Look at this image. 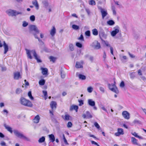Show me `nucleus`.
Segmentation results:
<instances>
[{
	"label": "nucleus",
	"mask_w": 146,
	"mask_h": 146,
	"mask_svg": "<svg viewBox=\"0 0 146 146\" xmlns=\"http://www.w3.org/2000/svg\"><path fill=\"white\" fill-rule=\"evenodd\" d=\"M26 51V53L27 55V58L30 59L33 58L32 56L31 55V54H32L34 56L35 59H36L38 62H41V60L40 59V57L38 56L36 54L35 51L34 50H29L27 49H25Z\"/></svg>",
	"instance_id": "obj_1"
},
{
	"label": "nucleus",
	"mask_w": 146,
	"mask_h": 146,
	"mask_svg": "<svg viewBox=\"0 0 146 146\" xmlns=\"http://www.w3.org/2000/svg\"><path fill=\"white\" fill-rule=\"evenodd\" d=\"M20 101L21 104L25 106L29 107H32L33 106V104L30 101L23 97H21L20 98Z\"/></svg>",
	"instance_id": "obj_2"
},
{
	"label": "nucleus",
	"mask_w": 146,
	"mask_h": 146,
	"mask_svg": "<svg viewBox=\"0 0 146 146\" xmlns=\"http://www.w3.org/2000/svg\"><path fill=\"white\" fill-rule=\"evenodd\" d=\"M13 132L15 135L17 137L25 141H30V139L28 138L25 136L22 133L19 132L18 131L15 130H13Z\"/></svg>",
	"instance_id": "obj_3"
},
{
	"label": "nucleus",
	"mask_w": 146,
	"mask_h": 146,
	"mask_svg": "<svg viewBox=\"0 0 146 146\" xmlns=\"http://www.w3.org/2000/svg\"><path fill=\"white\" fill-rule=\"evenodd\" d=\"M109 89L112 91L117 94L119 93V91L115 85L114 84H109L108 85Z\"/></svg>",
	"instance_id": "obj_4"
},
{
	"label": "nucleus",
	"mask_w": 146,
	"mask_h": 146,
	"mask_svg": "<svg viewBox=\"0 0 146 146\" xmlns=\"http://www.w3.org/2000/svg\"><path fill=\"white\" fill-rule=\"evenodd\" d=\"M113 30L111 33V35L112 37H114L116 35L119 33V28L118 26H116L113 28Z\"/></svg>",
	"instance_id": "obj_5"
},
{
	"label": "nucleus",
	"mask_w": 146,
	"mask_h": 146,
	"mask_svg": "<svg viewBox=\"0 0 146 146\" xmlns=\"http://www.w3.org/2000/svg\"><path fill=\"white\" fill-rule=\"evenodd\" d=\"M29 28L30 31H34L37 34L39 33V30L35 25H31L29 26Z\"/></svg>",
	"instance_id": "obj_6"
},
{
	"label": "nucleus",
	"mask_w": 146,
	"mask_h": 146,
	"mask_svg": "<svg viewBox=\"0 0 146 146\" xmlns=\"http://www.w3.org/2000/svg\"><path fill=\"white\" fill-rule=\"evenodd\" d=\"M91 46L96 49H98L101 47L100 43L97 41H95L91 44Z\"/></svg>",
	"instance_id": "obj_7"
},
{
	"label": "nucleus",
	"mask_w": 146,
	"mask_h": 146,
	"mask_svg": "<svg viewBox=\"0 0 146 146\" xmlns=\"http://www.w3.org/2000/svg\"><path fill=\"white\" fill-rule=\"evenodd\" d=\"M100 9L102 14V18L104 19V17L108 15L107 11L101 7H100Z\"/></svg>",
	"instance_id": "obj_8"
},
{
	"label": "nucleus",
	"mask_w": 146,
	"mask_h": 146,
	"mask_svg": "<svg viewBox=\"0 0 146 146\" xmlns=\"http://www.w3.org/2000/svg\"><path fill=\"white\" fill-rule=\"evenodd\" d=\"M123 129L122 128H118L117 132L115 133V135L116 136H119L120 135H123L124 134Z\"/></svg>",
	"instance_id": "obj_9"
},
{
	"label": "nucleus",
	"mask_w": 146,
	"mask_h": 146,
	"mask_svg": "<svg viewBox=\"0 0 146 146\" xmlns=\"http://www.w3.org/2000/svg\"><path fill=\"white\" fill-rule=\"evenodd\" d=\"M15 10L12 9H9L6 11L9 15L12 16H15Z\"/></svg>",
	"instance_id": "obj_10"
},
{
	"label": "nucleus",
	"mask_w": 146,
	"mask_h": 146,
	"mask_svg": "<svg viewBox=\"0 0 146 146\" xmlns=\"http://www.w3.org/2000/svg\"><path fill=\"white\" fill-rule=\"evenodd\" d=\"M122 115L124 118L126 119H129L130 118L129 113L127 111H124L122 112Z\"/></svg>",
	"instance_id": "obj_11"
},
{
	"label": "nucleus",
	"mask_w": 146,
	"mask_h": 146,
	"mask_svg": "<svg viewBox=\"0 0 146 146\" xmlns=\"http://www.w3.org/2000/svg\"><path fill=\"white\" fill-rule=\"evenodd\" d=\"M21 77L19 72H16L14 73V78L15 80H18L21 78Z\"/></svg>",
	"instance_id": "obj_12"
},
{
	"label": "nucleus",
	"mask_w": 146,
	"mask_h": 146,
	"mask_svg": "<svg viewBox=\"0 0 146 146\" xmlns=\"http://www.w3.org/2000/svg\"><path fill=\"white\" fill-rule=\"evenodd\" d=\"M84 62L82 61L80 62H77L76 63V67L77 68H83V64Z\"/></svg>",
	"instance_id": "obj_13"
},
{
	"label": "nucleus",
	"mask_w": 146,
	"mask_h": 146,
	"mask_svg": "<svg viewBox=\"0 0 146 146\" xmlns=\"http://www.w3.org/2000/svg\"><path fill=\"white\" fill-rule=\"evenodd\" d=\"M88 104L91 107H93L95 105V103L94 101L92 99H89L88 100Z\"/></svg>",
	"instance_id": "obj_14"
},
{
	"label": "nucleus",
	"mask_w": 146,
	"mask_h": 146,
	"mask_svg": "<svg viewBox=\"0 0 146 146\" xmlns=\"http://www.w3.org/2000/svg\"><path fill=\"white\" fill-rule=\"evenodd\" d=\"M100 31H99V35L100 36H102L104 37H106V35L105 34L102 27H100L99 28Z\"/></svg>",
	"instance_id": "obj_15"
},
{
	"label": "nucleus",
	"mask_w": 146,
	"mask_h": 146,
	"mask_svg": "<svg viewBox=\"0 0 146 146\" xmlns=\"http://www.w3.org/2000/svg\"><path fill=\"white\" fill-rule=\"evenodd\" d=\"M33 4L35 7L36 9L38 10L39 9V5L36 0H34L32 1Z\"/></svg>",
	"instance_id": "obj_16"
},
{
	"label": "nucleus",
	"mask_w": 146,
	"mask_h": 146,
	"mask_svg": "<svg viewBox=\"0 0 146 146\" xmlns=\"http://www.w3.org/2000/svg\"><path fill=\"white\" fill-rule=\"evenodd\" d=\"M40 119V117L38 115H36L33 119V122L35 123H38Z\"/></svg>",
	"instance_id": "obj_17"
},
{
	"label": "nucleus",
	"mask_w": 146,
	"mask_h": 146,
	"mask_svg": "<svg viewBox=\"0 0 146 146\" xmlns=\"http://www.w3.org/2000/svg\"><path fill=\"white\" fill-rule=\"evenodd\" d=\"M56 103L54 101H52L50 104L51 108L52 110L56 109Z\"/></svg>",
	"instance_id": "obj_18"
},
{
	"label": "nucleus",
	"mask_w": 146,
	"mask_h": 146,
	"mask_svg": "<svg viewBox=\"0 0 146 146\" xmlns=\"http://www.w3.org/2000/svg\"><path fill=\"white\" fill-rule=\"evenodd\" d=\"M62 117L65 120L67 121L69 120L71 118V117L68 114H66L64 116L62 115Z\"/></svg>",
	"instance_id": "obj_19"
},
{
	"label": "nucleus",
	"mask_w": 146,
	"mask_h": 146,
	"mask_svg": "<svg viewBox=\"0 0 146 146\" xmlns=\"http://www.w3.org/2000/svg\"><path fill=\"white\" fill-rule=\"evenodd\" d=\"M78 106L76 105H72L70 106V110L72 111L73 110H75L76 112L78 111Z\"/></svg>",
	"instance_id": "obj_20"
},
{
	"label": "nucleus",
	"mask_w": 146,
	"mask_h": 146,
	"mask_svg": "<svg viewBox=\"0 0 146 146\" xmlns=\"http://www.w3.org/2000/svg\"><path fill=\"white\" fill-rule=\"evenodd\" d=\"M3 46L4 48V54H6L8 50V47L5 41H4Z\"/></svg>",
	"instance_id": "obj_21"
},
{
	"label": "nucleus",
	"mask_w": 146,
	"mask_h": 146,
	"mask_svg": "<svg viewBox=\"0 0 146 146\" xmlns=\"http://www.w3.org/2000/svg\"><path fill=\"white\" fill-rule=\"evenodd\" d=\"M56 33V29L54 27H52V29L50 31V34L52 36H53L55 35Z\"/></svg>",
	"instance_id": "obj_22"
},
{
	"label": "nucleus",
	"mask_w": 146,
	"mask_h": 146,
	"mask_svg": "<svg viewBox=\"0 0 146 146\" xmlns=\"http://www.w3.org/2000/svg\"><path fill=\"white\" fill-rule=\"evenodd\" d=\"M40 70H42V73L43 75H44L47 74L48 73V69L46 68L41 67Z\"/></svg>",
	"instance_id": "obj_23"
},
{
	"label": "nucleus",
	"mask_w": 146,
	"mask_h": 146,
	"mask_svg": "<svg viewBox=\"0 0 146 146\" xmlns=\"http://www.w3.org/2000/svg\"><path fill=\"white\" fill-rule=\"evenodd\" d=\"M4 127L5 129L11 133H13L12 129L11 127L6 124L4 125Z\"/></svg>",
	"instance_id": "obj_24"
},
{
	"label": "nucleus",
	"mask_w": 146,
	"mask_h": 146,
	"mask_svg": "<svg viewBox=\"0 0 146 146\" xmlns=\"http://www.w3.org/2000/svg\"><path fill=\"white\" fill-rule=\"evenodd\" d=\"M48 136L50 140L52 142H53L55 141V138L53 134H51L50 135H48Z\"/></svg>",
	"instance_id": "obj_25"
},
{
	"label": "nucleus",
	"mask_w": 146,
	"mask_h": 146,
	"mask_svg": "<svg viewBox=\"0 0 146 146\" xmlns=\"http://www.w3.org/2000/svg\"><path fill=\"white\" fill-rule=\"evenodd\" d=\"M131 141L132 143L134 144L139 145V144L137 143V140L134 137L131 138Z\"/></svg>",
	"instance_id": "obj_26"
},
{
	"label": "nucleus",
	"mask_w": 146,
	"mask_h": 146,
	"mask_svg": "<svg viewBox=\"0 0 146 146\" xmlns=\"http://www.w3.org/2000/svg\"><path fill=\"white\" fill-rule=\"evenodd\" d=\"M131 133L133 135L136 137L138 138L139 139H143V138L142 137L138 135L137 133L135 132H131Z\"/></svg>",
	"instance_id": "obj_27"
},
{
	"label": "nucleus",
	"mask_w": 146,
	"mask_h": 146,
	"mask_svg": "<svg viewBox=\"0 0 146 146\" xmlns=\"http://www.w3.org/2000/svg\"><path fill=\"white\" fill-rule=\"evenodd\" d=\"M93 34L95 36H96L98 34V32L96 29H94L92 30Z\"/></svg>",
	"instance_id": "obj_28"
},
{
	"label": "nucleus",
	"mask_w": 146,
	"mask_h": 146,
	"mask_svg": "<svg viewBox=\"0 0 146 146\" xmlns=\"http://www.w3.org/2000/svg\"><path fill=\"white\" fill-rule=\"evenodd\" d=\"M107 23L109 25L112 26L114 24L115 22L113 21L112 20H110L107 21Z\"/></svg>",
	"instance_id": "obj_29"
},
{
	"label": "nucleus",
	"mask_w": 146,
	"mask_h": 146,
	"mask_svg": "<svg viewBox=\"0 0 146 146\" xmlns=\"http://www.w3.org/2000/svg\"><path fill=\"white\" fill-rule=\"evenodd\" d=\"M39 84L41 86L44 85L45 83V80L44 79H41L39 81Z\"/></svg>",
	"instance_id": "obj_30"
},
{
	"label": "nucleus",
	"mask_w": 146,
	"mask_h": 146,
	"mask_svg": "<svg viewBox=\"0 0 146 146\" xmlns=\"http://www.w3.org/2000/svg\"><path fill=\"white\" fill-rule=\"evenodd\" d=\"M86 114L87 118H90L92 117V115L89 111H87L86 112Z\"/></svg>",
	"instance_id": "obj_31"
},
{
	"label": "nucleus",
	"mask_w": 146,
	"mask_h": 146,
	"mask_svg": "<svg viewBox=\"0 0 146 146\" xmlns=\"http://www.w3.org/2000/svg\"><path fill=\"white\" fill-rule=\"evenodd\" d=\"M45 140V138L43 136L40 138L38 140V142L39 143H42Z\"/></svg>",
	"instance_id": "obj_32"
},
{
	"label": "nucleus",
	"mask_w": 146,
	"mask_h": 146,
	"mask_svg": "<svg viewBox=\"0 0 146 146\" xmlns=\"http://www.w3.org/2000/svg\"><path fill=\"white\" fill-rule=\"evenodd\" d=\"M49 59L50 61H52L53 62H54L56 60V57H54L53 56H50L49 57Z\"/></svg>",
	"instance_id": "obj_33"
},
{
	"label": "nucleus",
	"mask_w": 146,
	"mask_h": 146,
	"mask_svg": "<svg viewBox=\"0 0 146 146\" xmlns=\"http://www.w3.org/2000/svg\"><path fill=\"white\" fill-rule=\"evenodd\" d=\"M72 28L73 29L75 30H77L79 29V26L75 25H72Z\"/></svg>",
	"instance_id": "obj_34"
},
{
	"label": "nucleus",
	"mask_w": 146,
	"mask_h": 146,
	"mask_svg": "<svg viewBox=\"0 0 146 146\" xmlns=\"http://www.w3.org/2000/svg\"><path fill=\"white\" fill-rule=\"evenodd\" d=\"M22 92V90L20 88H17V89L16 91L15 92L17 94H19L21 93Z\"/></svg>",
	"instance_id": "obj_35"
},
{
	"label": "nucleus",
	"mask_w": 146,
	"mask_h": 146,
	"mask_svg": "<svg viewBox=\"0 0 146 146\" xmlns=\"http://www.w3.org/2000/svg\"><path fill=\"white\" fill-rule=\"evenodd\" d=\"M78 77L79 79L82 80H85L86 78V77L85 76L82 74H79Z\"/></svg>",
	"instance_id": "obj_36"
},
{
	"label": "nucleus",
	"mask_w": 146,
	"mask_h": 146,
	"mask_svg": "<svg viewBox=\"0 0 146 146\" xmlns=\"http://www.w3.org/2000/svg\"><path fill=\"white\" fill-rule=\"evenodd\" d=\"M43 94L44 96L45 100L47 98V93L46 91L44 90L42 91Z\"/></svg>",
	"instance_id": "obj_37"
},
{
	"label": "nucleus",
	"mask_w": 146,
	"mask_h": 146,
	"mask_svg": "<svg viewBox=\"0 0 146 146\" xmlns=\"http://www.w3.org/2000/svg\"><path fill=\"white\" fill-rule=\"evenodd\" d=\"M28 96H29L30 98L32 100H33L34 99V98L33 97L31 94V91H29L28 93Z\"/></svg>",
	"instance_id": "obj_38"
},
{
	"label": "nucleus",
	"mask_w": 146,
	"mask_h": 146,
	"mask_svg": "<svg viewBox=\"0 0 146 146\" xmlns=\"http://www.w3.org/2000/svg\"><path fill=\"white\" fill-rule=\"evenodd\" d=\"M89 3L90 5H94L96 4V3L94 0H90L89 2Z\"/></svg>",
	"instance_id": "obj_39"
},
{
	"label": "nucleus",
	"mask_w": 146,
	"mask_h": 146,
	"mask_svg": "<svg viewBox=\"0 0 146 146\" xmlns=\"http://www.w3.org/2000/svg\"><path fill=\"white\" fill-rule=\"evenodd\" d=\"M94 125L98 129H99L100 128V127L99 124L97 122H95L94 123Z\"/></svg>",
	"instance_id": "obj_40"
},
{
	"label": "nucleus",
	"mask_w": 146,
	"mask_h": 146,
	"mask_svg": "<svg viewBox=\"0 0 146 146\" xmlns=\"http://www.w3.org/2000/svg\"><path fill=\"white\" fill-rule=\"evenodd\" d=\"M42 3L45 7H47L48 5V1H42Z\"/></svg>",
	"instance_id": "obj_41"
},
{
	"label": "nucleus",
	"mask_w": 146,
	"mask_h": 146,
	"mask_svg": "<svg viewBox=\"0 0 146 146\" xmlns=\"http://www.w3.org/2000/svg\"><path fill=\"white\" fill-rule=\"evenodd\" d=\"M93 90V88L92 87H89L87 88L88 92L89 93H91Z\"/></svg>",
	"instance_id": "obj_42"
},
{
	"label": "nucleus",
	"mask_w": 146,
	"mask_h": 146,
	"mask_svg": "<svg viewBox=\"0 0 146 146\" xmlns=\"http://www.w3.org/2000/svg\"><path fill=\"white\" fill-rule=\"evenodd\" d=\"M63 139L64 141V143L66 145H68V143L65 137L64 136V134H63Z\"/></svg>",
	"instance_id": "obj_43"
},
{
	"label": "nucleus",
	"mask_w": 146,
	"mask_h": 146,
	"mask_svg": "<svg viewBox=\"0 0 146 146\" xmlns=\"http://www.w3.org/2000/svg\"><path fill=\"white\" fill-rule=\"evenodd\" d=\"M135 72H133L130 74V75L131 78L133 79L135 77Z\"/></svg>",
	"instance_id": "obj_44"
},
{
	"label": "nucleus",
	"mask_w": 146,
	"mask_h": 146,
	"mask_svg": "<svg viewBox=\"0 0 146 146\" xmlns=\"http://www.w3.org/2000/svg\"><path fill=\"white\" fill-rule=\"evenodd\" d=\"M69 47L70 50L71 51H73L74 50V46L73 44H69Z\"/></svg>",
	"instance_id": "obj_45"
},
{
	"label": "nucleus",
	"mask_w": 146,
	"mask_h": 146,
	"mask_svg": "<svg viewBox=\"0 0 146 146\" xmlns=\"http://www.w3.org/2000/svg\"><path fill=\"white\" fill-rule=\"evenodd\" d=\"M30 20L32 21H34L35 20V16L33 15H32L30 17Z\"/></svg>",
	"instance_id": "obj_46"
},
{
	"label": "nucleus",
	"mask_w": 146,
	"mask_h": 146,
	"mask_svg": "<svg viewBox=\"0 0 146 146\" xmlns=\"http://www.w3.org/2000/svg\"><path fill=\"white\" fill-rule=\"evenodd\" d=\"M76 45L79 48H81L82 46V44L79 42H77L76 43Z\"/></svg>",
	"instance_id": "obj_47"
},
{
	"label": "nucleus",
	"mask_w": 146,
	"mask_h": 146,
	"mask_svg": "<svg viewBox=\"0 0 146 146\" xmlns=\"http://www.w3.org/2000/svg\"><path fill=\"white\" fill-rule=\"evenodd\" d=\"M28 25V23L26 22L25 21H24L23 23V27H25L27 26Z\"/></svg>",
	"instance_id": "obj_48"
},
{
	"label": "nucleus",
	"mask_w": 146,
	"mask_h": 146,
	"mask_svg": "<svg viewBox=\"0 0 146 146\" xmlns=\"http://www.w3.org/2000/svg\"><path fill=\"white\" fill-rule=\"evenodd\" d=\"M23 13L21 12L17 11L15 10V16L17 15H22Z\"/></svg>",
	"instance_id": "obj_49"
},
{
	"label": "nucleus",
	"mask_w": 146,
	"mask_h": 146,
	"mask_svg": "<svg viewBox=\"0 0 146 146\" xmlns=\"http://www.w3.org/2000/svg\"><path fill=\"white\" fill-rule=\"evenodd\" d=\"M79 102V105L80 106H81L84 104L83 101L82 100H78Z\"/></svg>",
	"instance_id": "obj_50"
},
{
	"label": "nucleus",
	"mask_w": 146,
	"mask_h": 146,
	"mask_svg": "<svg viewBox=\"0 0 146 146\" xmlns=\"http://www.w3.org/2000/svg\"><path fill=\"white\" fill-rule=\"evenodd\" d=\"M85 34L86 35L90 36V31H87L85 32Z\"/></svg>",
	"instance_id": "obj_51"
},
{
	"label": "nucleus",
	"mask_w": 146,
	"mask_h": 146,
	"mask_svg": "<svg viewBox=\"0 0 146 146\" xmlns=\"http://www.w3.org/2000/svg\"><path fill=\"white\" fill-rule=\"evenodd\" d=\"M101 108L103 110L105 111L106 112H108V111L105 108V106H102L101 107Z\"/></svg>",
	"instance_id": "obj_52"
},
{
	"label": "nucleus",
	"mask_w": 146,
	"mask_h": 146,
	"mask_svg": "<svg viewBox=\"0 0 146 146\" xmlns=\"http://www.w3.org/2000/svg\"><path fill=\"white\" fill-rule=\"evenodd\" d=\"M72 123L71 122H69L67 124V126L68 127H71L72 126Z\"/></svg>",
	"instance_id": "obj_53"
},
{
	"label": "nucleus",
	"mask_w": 146,
	"mask_h": 146,
	"mask_svg": "<svg viewBox=\"0 0 146 146\" xmlns=\"http://www.w3.org/2000/svg\"><path fill=\"white\" fill-rule=\"evenodd\" d=\"M104 44H105L106 46H108L110 47H111L110 45L109 44V42L107 41H104Z\"/></svg>",
	"instance_id": "obj_54"
},
{
	"label": "nucleus",
	"mask_w": 146,
	"mask_h": 146,
	"mask_svg": "<svg viewBox=\"0 0 146 146\" xmlns=\"http://www.w3.org/2000/svg\"><path fill=\"white\" fill-rule=\"evenodd\" d=\"M91 143L92 144H94L97 146H100L95 141H91Z\"/></svg>",
	"instance_id": "obj_55"
},
{
	"label": "nucleus",
	"mask_w": 146,
	"mask_h": 146,
	"mask_svg": "<svg viewBox=\"0 0 146 146\" xmlns=\"http://www.w3.org/2000/svg\"><path fill=\"white\" fill-rule=\"evenodd\" d=\"M99 89L103 93H104L105 92V90L104 88L102 87H100L99 88Z\"/></svg>",
	"instance_id": "obj_56"
},
{
	"label": "nucleus",
	"mask_w": 146,
	"mask_h": 146,
	"mask_svg": "<svg viewBox=\"0 0 146 146\" xmlns=\"http://www.w3.org/2000/svg\"><path fill=\"white\" fill-rule=\"evenodd\" d=\"M124 83L123 81H122L120 83V86L121 88H123L124 86Z\"/></svg>",
	"instance_id": "obj_57"
},
{
	"label": "nucleus",
	"mask_w": 146,
	"mask_h": 146,
	"mask_svg": "<svg viewBox=\"0 0 146 146\" xmlns=\"http://www.w3.org/2000/svg\"><path fill=\"white\" fill-rule=\"evenodd\" d=\"M106 53L105 51H104V54L103 56V58H104V60L105 61L106 58Z\"/></svg>",
	"instance_id": "obj_58"
},
{
	"label": "nucleus",
	"mask_w": 146,
	"mask_h": 146,
	"mask_svg": "<svg viewBox=\"0 0 146 146\" xmlns=\"http://www.w3.org/2000/svg\"><path fill=\"white\" fill-rule=\"evenodd\" d=\"M33 35L34 36H35V38H37L38 39V40L39 41H40V39L39 38L38 36L37 35H36V33H34Z\"/></svg>",
	"instance_id": "obj_59"
},
{
	"label": "nucleus",
	"mask_w": 146,
	"mask_h": 146,
	"mask_svg": "<svg viewBox=\"0 0 146 146\" xmlns=\"http://www.w3.org/2000/svg\"><path fill=\"white\" fill-rule=\"evenodd\" d=\"M110 50L111 53L112 55H113V48L112 47H110Z\"/></svg>",
	"instance_id": "obj_60"
},
{
	"label": "nucleus",
	"mask_w": 146,
	"mask_h": 146,
	"mask_svg": "<svg viewBox=\"0 0 146 146\" xmlns=\"http://www.w3.org/2000/svg\"><path fill=\"white\" fill-rule=\"evenodd\" d=\"M78 39L81 40H84V37L82 35H80V37Z\"/></svg>",
	"instance_id": "obj_61"
},
{
	"label": "nucleus",
	"mask_w": 146,
	"mask_h": 146,
	"mask_svg": "<svg viewBox=\"0 0 146 146\" xmlns=\"http://www.w3.org/2000/svg\"><path fill=\"white\" fill-rule=\"evenodd\" d=\"M24 81L25 82V85L26 86H28L29 85V82L27 81L26 80H24Z\"/></svg>",
	"instance_id": "obj_62"
},
{
	"label": "nucleus",
	"mask_w": 146,
	"mask_h": 146,
	"mask_svg": "<svg viewBox=\"0 0 146 146\" xmlns=\"http://www.w3.org/2000/svg\"><path fill=\"white\" fill-rule=\"evenodd\" d=\"M128 53L129 55L130 56L131 58H134L135 57V56H133V54H131L129 52H128Z\"/></svg>",
	"instance_id": "obj_63"
},
{
	"label": "nucleus",
	"mask_w": 146,
	"mask_h": 146,
	"mask_svg": "<svg viewBox=\"0 0 146 146\" xmlns=\"http://www.w3.org/2000/svg\"><path fill=\"white\" fill-rule=\"evenodd\" d=\"M61 76L62 78H64L65 77V75L64 73L61 72Z\"/></svg>",
	"instance_id": "obj_64"
}]
</instances>
